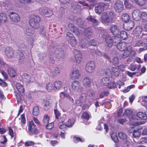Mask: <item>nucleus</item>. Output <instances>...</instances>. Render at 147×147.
I'll use <instances>...</instances> for the list:
<instances>
[{
	"label": "nucleus",
	"instance_id": "nucleus-10",
	"mask_svg": "<svg viewBox=\"0 0 147 147\" xmlns=\"http://www.w3.org/2000/svg\"><path fill=\"white\" fill-rule=\"evenodd\" d=\"M143 41L144 42L140 40H136L134 42L133 46L134 47L144 46L147 47V38H144Z\"/></svg>",
	"mask_w": 147,
	"mask_h": 147
},
{
	"label": "nucleus",
	"instance_id": "nucleus-32",
	"mask_svg": "<svg viewBox=\"0 0 147 147\" xmlns=\"http://www.w3.org/2000/svg\"><path fill=\"white\" fill-rule=\"evenodd\" d=\"M7 71L8 74L11 77H14L16 75L15 71L13 69L9 68L8 69Z\"/></svg>",
	"mask_w": 147,
	"mask_h": 147
},
{
	"label": "nucleus",
	"instance_id": "nucleus-12",
	"mask_svg": "<svg viewBox=\"0 0 147 147\" xmlns=\"http://www.w3.org/2000/svg\"><path fill=\"white\" fill-rule=\"evenodd\" d=\"M133 19L136 21H139L141 19L140 11L138 9H135L132 12Z\"/></svg>",
	"mask_w": 147,
	"mask_h": 147
},
{
	"label": "nucleus",
	"instance_id": "nucleus-35",
	"mask_svg": "<svg viewBox=\"0 0 147 147\" xmlns=\"http://www.w3.org/2000/svg\"><path fill=\"white\" fill-rule=\"evenodd\" d=\"M112 71L114 75L116 77H118L120 74V71L118 68L116 67H113L112 68Z\"/></svg>",
	"mask_w": 147,
	"mask_h": 147
},
{
	"label": "nucleus",
	"instance_id": "nucleus-31",
	"mask_svg": "<svg viewBox=\"0 0 147 147\" xmlns=\"http://www.w3.org/2000/svg\"><path fill=\"white\" fill-rule=\"evenodd\" d=\"M88 41L87 40L83 39L81 40L80 42V44L82 48H86L87 47L88 45Z\"/></svg>",
	"mask_w": 147,
	"mask_h": 147
},
{
	"label": "nucleus",
	"instance_id": "nucleus-30",
	"mask_svg": "<svg viewBox=\"0 0 147 147\" xmlns=\"http://www.w3.org/2000/svg\"><path fill=\"white\" fill-rule=\"evenodd\" d=\"M87 19L88 20L90 21L92 23L93 26L98 25V22L94 18V17L90 16L87 18Z\"/></svg>",
	"mask_w": 147,
	"mask_h": 147
},
{
	"label": "nucleus",
	"instance_id": "nucleus-4",
	"mask_svg": "<svg viewBox=\"0 0 147 147\" xmlns=\"http://www.w3.org/2000/svg\"><path fill=\"white\" fill-rule=\"evenodd\" d=\"M39 13L42 16H45L47 17L51 16L53 14L52 10L48 9L45 7H41L38 9Z\"/></svg>",
	"mask_w": 147,
	"mask_h": 147
},
{
	"label": "nucleus",
	"instance_id": "nucleus-14",
	"mask_svg": "<svg viewBox=\"0 0 147 147\" xmlns=\"http://www.w3.org/2000/svg\"><path fill=\"white\" fill-rule=\"evenodd\" d=\"M86 98L87 95L85 93L82 94L77 100L76 104L78 106H81L82 103L86 101Z\"/></svg>",
	"mask_w": 147,
	"mask_h": 147
},
{
	"label": "nucleus",
	"instance_id": "nucleus-56",
	"mask_svg": "<svg viewBox=\"0 0 147 147\" xmlns=\"http://www.w3.org/2000/svg\"><path fill=\"white\" fill-rule=\"evenodd\" d=\"M124 3L125 7L127 8L131 9L133 7L130 3L127 1H125Z\"/></svg>",
	"mask_w": 147,
	"mask_h": 147
},
{
	"label": "nucleus",
	"instance_id": "nucleus-13",
	"mask_svg": "<svg viewBox=\"0 0 147 147\" xmlns=\"http://www.w3.org/2000/svg\"><path fill=\"white\" fill-rule=\"evenodd\" d=\"M74 52L76 62L78 63H80L82 59V55L80 52L76 49L74 50Z\"/></svg>",
	"mask_w": 147,
	"mask_h": 147
},
{
	"label": "nucleus",
	"instance_id": "nucleus-6",
	"mask_svg": "<svg viewBox=\"0 0 147 147\" xmlns=\"http://www.w3.org/2000/svg\"><path fill=\"white\" fill-rule=\"evenodd\" d=\"M76 67H73V69L71 74V77L73 79H78L81 75L80 70Z\"/></svg>",
	"mask_w": 147,
	"mask_h": 147
},
{
	"label": "nucleus",
	"instance_id": "nucleus-21",
	"mask_svg": "<svg viewBox=\"0 0 147 147\" xmlns=\"http://www.w3.org/2000/svg\"><path fill=\"white\" fill-rule=\"evenodd\" d=\"M91 83V80L88 78L85 77L83 79V84L86 88L90 87Z\"/></svg>",
	"mask_w": 147,
	"mask_h": 147
},
{
	"label": "nucleus",
	"instance_id": "nucleus-22",
	"mask_svg": "<svg viewBox=\"0 0 147 147\" xmlns=\"http://www.w3.org/2000/svg\"><path fill=\"white\" fill-rule=\"evenodd\" d=\"M5 54L9 57H12L13 55V51L12 49L10 47H6L5 50Z\"/></svg>",
	"mask_w": 147,
	"mask_h": 147
},
{
	"label": "nucleus",
	"instance_id": "nucleus-29",
	"mask_svg": "<svg viewBox=\"0 0 147 147\" xmlns=\"http://www.w3.org/2000/svg\"><path fill=\"white\" fill-rule=\"evenodd\" d=\"M54 90H59L61 87L62 83L60 81H56L54 83Z\"/></svg>",
	"mask_w": 147,
	"mask_h": 147
},
{
	"label": "nucleus",
	"instance_id": "nucleus-51",
	"mask_svg": "<svg viewBox=\"0 0 147 147\" xmlns=\"http://www.w3.org/2000/svg\"><path fill=\"white\" fill-rule=\"evenodd\" d=\"M16 57L19 60L23 59L24 58L23 54L19 51L17 53Z\"/></svg>",
	"mask_w": 147,
	"mask_h": 147
},
{
	"label": "nucleus",
	"instance_id": "nucleus-50",
	"mask_svg": "<svg viewBox=\"0 0 147 147\" xmlns=\"http://www.w3.org/2000/svg\"><path fill=\"white\" fill-rule=\"evenodd\" d=\"M134 2L138 5L142 6L145 3L144 0H134Z\"/></svg>",
	"mask_w": 147,
	"mask_h": 147
},
{
	"label": "nucleus",
	"instance_id": "nucleus-9",
	"mask_svg": "<svg viewBox=\"0 0 147 147\" xmlns=\"http://www.w3.org/2000/svg\"><path fill=\"white\" fill-rule=\"evenodd\" d=\"M9 16L11 20L15 23H17L19 22L20 20V16L16 13L11 12L9 14Z\"/></svg>",
	"mask_w": 147,
	"mask_h": 147
},
{
	"label": "nucleus",
	"instance_id": "nucleus-3",
	"mask_svg": "<svg viewBox=\"0 0 147 147\" xmlns=\"http://www.w3.org/2000/svg\"><path fill=\"white\" fill-rule=\"evenodd\" d=\"M101 85L107 86L110 89H113L116 87V84L114 82L112 81L109 78H104L100 81Z\"/></svg>",
	"mask_w": 147,
	"mask_h": 147
},
{
	"label": "nucleus",
	"instance_id": "nucleus-20",
	"mask_svg": "<svg viewBox=\"0 0 147 147\" xmlns=\"http://www.w3.org/2000/svg\"><path fill=\"white\" fill-rule=\"evenodd\" d=\"M118 49L120 51H123L127 48V44L125 42H120L116 46Z\"/></svg>",
	"mask_w": 147,
	"mask_h": 147
},
{
	"label": "nucleus",
	"instance_id": "nucleus-49",
	"mask_svg": "<svg viewBox=\"0 0 147 147\" xmlns=\"http://www.w3.org/2000/svg\"><path fill=\"white\" fill-rule=\"evenodd\" d=\"M39 31L40 34L43 37L45 36L46 32L44 30V28L42 26L39 28Z\"/></svg>",
	"mask_w": 147,
	"mask_h": 147
},
{
	"label": "nucleus",
	"instance_id": "nucleus-26",
	"mask_svg": "<svg viewBox=\"0 0 147 147\" xmlns=\"http://www.w3.org/2000/svg\"><path fill=\"white\" fill-rule=\"evenodd\" d=\"M143 30L142 27L139 26H136V28L134 30V34L136 36L139 35L141 34Z\"/></svg>",
	"mask_w": 147,
	"mask_h": 147
},
{
	"label": "nucleus",
	"instance_id": "nucleus-15",
	"mask_svg": "<svg viewBox=\"0 0 147 147\" xmlns=\"http://www.w3.org/2000/svg\"><path fill=\"white\" fill-rule=\"evenodd\" d=\"M105 6V4L104 3H100L98 6L95 8V12L99 14L101 13L103 11L104 7Z\"/></svg>",
	"mask_w": 147,
	"mask_h": 147
},
{
	"label": "nucleus",
	"instance_id": "nucleus-41",
	"mask_svg": "<svg viewBox=\"0 0 147 147\" xmlns=\"http://www.w3.org/2000/svg\"><path fill=\"white\" fill-rule=\"evenodd\" d=\"M75 122V120L74 119H69L67 121L66 125L67 126L70 127L72 126Z\"/></svg>",
	"mask_w": 147,
	"mask_h": 147
},
{
	"label": "nucleus",
	"instance_id": "nucleus-54",
	"mask_svg": "<svg viewBox=\"0 0 147 147\" xmlns=\"http://www.w3.org/2000/svg\"><path fill=\"white\" fill-rule=\"evenodd\" d=\"M61 72V70L60 68L58 67H56L53 71L52 73L54 76H57Z\"/></svg>",
	"mask_w": 147,
	"mask_h": 147
},
{
	"label": "nucleus",
	"instance_id": "nucleus-46",
	"mask_svg": "<svg viewBox=\"0 0 147 147\" xmlns=\"http://www.w3.org/2000/svg\"><path fill=\"white\" fill-rule=\"evenodd\" d=\"M118 135L119 138L121 139L126 140L127 139V135L123 132H119L118 134Z\"/></svg>",
	"mask_w": 147,
	"mask_h": 147
},
{
	"label": "nucleus",
	"instance_id": "nucleus-53",
	"mask_svg": "<svg viewBox=\"0 0 147 147\" xmlns=\"http://www.w3.org/2000/svg\"><path fill=\"white\" fill-rule=\"evenodd\" d=\"M113 43L114 44V45H117L119 43L121 42L119 38L117 36L115 37L113 39Z\"/></svg>",
	"mask_w": 147,
	"mask_h": 147
},
{
	"label": "nucleus",
	"instance_id": "nucleus-37",
	"mask_svg": "<svg viewBox=\"0 0 147 147\" xmlns=\"http://www.w3.org/2000/svg\"><path fill=\"white\" fill-rule=\"evenodd\" d=\"M7 19L6 15L3 13H0V22L5 23Z\"/></svg>",
	"mask_w": 147,
	"mask_h": 147
},
{
	"label": "nucleus",
	"instance_id": "nucleus-58",
	"mask_svg": "<svg viewBox=\"0 0 147 147\" xmlns=\"http://www.w3.org/2000/svg\"><path fill=\"white\" fill-rule=\"evenodd\" d=\"M66 116L65 114L63 115L61 117H60L57 121L59 123H63L66 118Z\"/></svg>",
	"mask_w": 147,
	"mask_h": 147
},
{
	"label": "nucleus",
	"instance_id": "nucleus-7",
	"mask_svg": "<svg viewBox=\"0 0 147 147\" xmlns=\"http://www.w3.org/2000/svg\"><path fill=\"white\" fill-rule=\"evenodd\" d=\"M123 5L122 1L120 0H117L114 4V8L116 11L121 12L123 9Z\"/></svg>",
	"mask_w": 147,
	"mask_h": 147
},
{
	"label": "nucleus",
	"instance_id": "nucleus-45",
	"mask_svg": "<svg viewBox=\"0 0 147 147\" xmlns=\"http://www.w3.org/2000/svg\"><path fill=\"white\" fill-rule=\"evenodd\" d=\"M140 67V65H132L130 67V69L132 71H134L136 69L138 70Z\"/></svg>",
	"mask_w": 147,
	"mask_h": 147
},
{
	"label": "nucleus",
	"instance_id": "nucleus-2",
	"mask_svg": "<svg viewBox=\"0 0 147 147\" xmlns=\"http://www.w3.org/2000/svg\"><path fill=\"white\" fill-rule=\"evenodd\" d=\"M40 21V18L37 16H33L29 21L30 25L35 29L38 28L39 27V23Z\"/></svg>",
	"mask_w": 147,
	"mask_h": 147
},
{
	"label": "nucleus",
	"instance_id": "nucleus-63",
	"mask_svg": "<svg viewBox=\"0 0 147 147\" xmlns=\"http://www.w3.org/2000/svg\"><path fill=\"white\" fill-rule=\"evenodd\" d=\"M21 122L22 123L24 124L26 123V121L25 116L24 114L22 115L21 116Z\"/></svg>",
	"mask_w": 147,
	"mask_h": 147
},
{
	"label": "nucleus",
	"instance_id": "nucleus-17",
	"mask_svg": "<svg viewBox=\"0 0 147 147\" xmlns=\"http://www.w3.org/2000/svg\"><path fill=\"white\" fill-rule=\"evenodd\" d=\"M71 87L74 90L78 91L80 88V83L77 81H74L72 83Z\"/></svg>",
	"mask_w": 147,
	"mask_h": 147
},
{
	"label": "nucleus",
	"instance_id": "nucleus-8",
	"mask_svg": "<svg viewBox=\"0 0 147 147\" xmlns=\"http://www.w3.org/2000/svg\"><path fill=\"white\" fill-rule=\"evenodd\" d=\"M95 67V63L93 61L88 62L85 66L86 71L88 73H91L93 72Z\"/></svg>",
	"mask_w": 147,
	"mask_h": 147
},
{
	"label": "nucleus",
	"instance_id": "nucleus-16",
	"mask_svg": "<svg viewBox=\"0 0 147 147\" xmlns=\"http://www.w3.org/2000/svg\"><path fill=\"white\" fill-rule=\"evenodd\" d=\"M106 44L109 47H111L113 43V39L109 35H107L105 38Z\"/></svg>",
	"mask_w": 147,
	"mask_h": 147
},
{
	"label": "nucleus",
	"instance_id": "nucleus-1",
	"mask_svg": "<svg viewBox=\"0 0 147 147\" xmlns=\"http://www.w3.org/2000/svg\"><path fill=\"white\" fill-rule=\"evenodd\" d=\"M115 15L114 13L109 12L108 14L106 12L103 13L102 15L101 21L102 23L107 24L111 22Z\"/></svg>",
	"mask_w": 147,
	"mask_h": 147
},
{
	"label": "nucleus",
	"instance_id": "nucleus-25",
	"mask_svg": "<svg viewBox=\"0 0 147 147\" xmlns=\"http://www.w3.org/2000/svg\"><path fill=\"white\" fill-rule=\"evenodd\" d=\"M111 30V32L114 34H118L119 33V29L117 26L115 25L112 24L110 27Z\"/></svg>",
	"mask_w": 147,
	"mask_h": 147
},
{
	"label": "nucleus",
	"instance_id": "nucleus-23",
	"mask_svg": "<svg viewBox=\"0 0 147 147\" xmlns=\"http://www.w3.org/2000/svg\"><path fill=\"white\" fill-rule=\"evenodd\" d=\"M16 88L20 94L22 96L24 95V90L22 85L20 83H17L16 84Z\"/></svg>",
	"mask_w": 147,
	"mask_h": 147
},
{
	"label": "nucleus",
	"instance_id": "nucleus-64",
	"mask_svg": "<svg viewBox=\"0 0 147 147\" xmlns=\"http://www.w3.org/2000/svg\"><path fill=\"white\" fill-rule=\"evenodd\" d=\"M59 128L62 130H64L66 128V127L67 126L66 125L63 124H60V123H59Z\"/></svg>",
	"mask_w": 147,
	"mask_h": 147
},
{
	"label": "nucleus",
	"instance_id": "nucleus-55",
	"mask_svg": "<svg viewBox=\"0 0 147 147\" xmlns=\"http://www.w3.org/2000/svg\"><path fill=\"white\" fill-rule=\"evenodd\" d=\"M90 117L88 113L86 112H84L82 115V117L83 118L87 120H89Z\"/></svg>",
	"mask_w": 147,
	"mask_h": 147
},
{
	"label": "nucleus",
	"instance_id": "nucleus-38",
	"mask_svg": "<svg viewBox=\"0 0 147 147\" xmlns=\"http://www.w3.org/2000/svg\"><path fill=\"white\" fill-rule=\"evenodd\" d=\"M60 96L61 98L64 99H70V97L69 94H66L65 92H61L60 94Z\"/></svg>",
	"mask_w": 147,
	"mask_h": 147
},
{
	"label": "nucleus",
	"instance_id": "nucleus-27",
	"mask_svg": "<svg viewBox=\"0 0 147 147\" xmlns=\"http://www.w3.org/2000/svg\"><path fill=\"white\" fill-rule=\"evenodd\" d=\"M134 22L132 20H130L129 21L126 22L125 24V27H127V29L128 30H131L134 26Z\"/></svg>",
	"mask_w": 147,
	"mask_h": 147
},
{
	"label": "nucleus",
	"instance_id": "nucleus-48",
	"mask_svg": "<svg viewBox=\"0 0 147 147\" xmlns=\"http://www.w3.org/2000/svg\"><path fill=\"white\" fill-rule=\"evenodd\" d=\"M53 85L51 83H48L47 84L46 88L47 90L49 91H51L53 89Z\"/></svg>",
	"mask_w": 147,
	"mask_h": 147
},
{
	"label": "nucleus",
	"instance_id": "nucleus-43",
	"mask_svg": "<svg viewBox=\"0 0 147 147\" xmlns=\"http://www.w3.org/2000/svg\"><path fill=\"white\" fill-rule=\"evenodd\" d=\"M111 138L112 140L115 142H117L118 141L117 135L116 133H113L111 135Z\"/></svg>",
	"mask_w": 147,
	"mask_h": 147
},
{
	"label": "nucleus",
	"instance_id": "nucleus-5",
	"mask_svg": "<svg viewBox=\"0 0 147 147\" xmlns=\"http://www.w3.org/2000/svg\"><path fill=\"white\" fill-rule=\"evenodd\" d=\"M66 38L69 43L72 47H74L76 44V39L73 35L69 32L66 33Z\"/></svg>",
	"mask_w": 147,
	"mask_h": 147
},
{
	"label": "nucleus",
	"instance_id": "nucleus-62",
	"mask_svg": "<svg viewBox=\"0 0 147 147\" xmlns=\"http://www.w3.org/2000/svg\"><path fill=\"white\" fill-rule=\"evenodd\" d=\"M112 63L114 65L117 64L119 63V59L117 57H114L112 60Z\"/></svg>",
	"mask_w": 147,
	"mask_h": 147
},
{
	"label": "nucleus",
	"instance_id": "nucleus-11",
	"mask_svg": "<svg viewBox=\"0 0 147 147\" xmlns=\"http://www.w3.org/2000/svg\"><path fill=\"white\" fill-rule=\"evenodd\" d=\"M36 127V126L32 121H29L28 125V130L29 132L34 134L37 133L38 131Z\"/></svg>",
	"mask_w": 147,
	"mask_h": 147
},
{
	"label": "nucleus",
	"instance_id": "nucleus-57",
	"mask_svg": "<svg viewBox=\"0 0 147 147\" xmlns=\"http://www.w3.org/2000/svg\"><path fill=\"white\" fill-rule=\"evenodd\" d=\"M133 135L134 138L138 137L140 135V132L138 130L134 131L133 134Z\"/></svg>",
	"mask_w": 147,
	"mask_h": 147
},
{
	"label": "nucleus",
	"instance_id": "nucleus-60",
	"mask_svg": "<svg viewBox=\"0 0 147 147\" xmlns=\"http://www.w3.org/2000/svg\"><path fill=\"white\" fill-rule=\"evenodd\" d=\"M35 144V143L32 141H27L25 142V144L26 146H31L34 145Z\"/></svg>",
	"mask_w": 147,
	"mask_h": 147
},
{
	"label": "nucleus",
	"instance_id": "nucleus-61",
	"mask_svg": "<svg viewBox=\"0 0 147 147\" xmlns=\"http://www.w3.org/2000/svg\"><path fill=\"white\" fill-rule=\"evenodd\" d=\"M74 141L76 143H77L79 141H80L81 142H83L84 141V139H82L79 137H74Z\"/></svg>",
	"mask_w": 147,
	"mask_h": 147
},
{
	"label": "nucleus",
	"instance_id": "nucleus-44",
	"mask_svg": "<svg viewBox=\"0 0 147 147\" xmlns=\"http://www.w3.org/2000/svg\"><path fill=\"white\" fill-rule=\"evenodd\" d=\"M54 111L55 116L56 120H57L60 117L61 113L57 109H54Z\"/></svg>",
	"mask_w": 147,
	"mask_h": 147
},
{
	"label": "nucleus",
	"instance_id": "nucleus-18",
	"mask_svg": "<svg viewBox=\"0 0 147 147\" xmlns=\"http://www.w3.org/2000/svg\"><path fill=\"white\" fill-rule=\"evenodd\" d=\"M124 51V52L122 55L121 57L123 58H125L129 56L132 51L131 47L129 46Z\"/></svg>",
	"mask_w": 147,
	"mask_h": 147
},
{
	"label": "nucleus",
	"instance_id": "nucleus-19",
	"mask_svg": "<svg viewBox=\"0 0 147 147\" xmlns=\"http://www.w3.org/2000/svg\"><path fill=\"white\" fill-rule=\"evenodd\" d=\"M22 80L23 82L27 83L32 82L30 76L26 73H24L22 75Z\"/></svg>",
	"mask_w": 147,
	"mask_h": 147
},
{
	"label": "nucleus",
	"instance_id": "nucleus-34",
	"mask_svg": "<svg viewBox=\"0 0 147 147\" xmlns=\"http://www.w3.org/2000/svg\"><path fill=\"white\" fill-rule=\"evenodd\" d=\"M26 33L28 36H32L34 33V31L32 28H30L26 29Z\"/></svg>",
	"mask_w": 147,
	"mask_h": 147
},
{
	"label": "nucleus",
	"instance_id": "nucleus-28",
	"mask_svg": "<svg viewBox=\"0 0 147 147\" xmlns=\"http://www.w3.org/2000/svg\"><path fill=\"white\" fill-rule=\"evenodd\" d=\"M43 104L44 105V109L46 111H47L51 107L49 101L47 100H43Z\"/></svg>",
	"mask_w": 147,
	"mask_h": 147
},
{
	"label": "nucleus",
	"instance_id": "nucleus-36",
	"mask_svg": "<svg viewBox=\"0 0 147 147\" xmlns=\"http://www.w3.org/2000/svg\"><path fill=\"white\" fill-rule=\"evenodd\" d=\"M92 31L89 28L85 29L84 30V34L85 36L87 37H89L92 34Z\"/></svg>",
	"mask_w": 147,
	"mask_h": 147
},
{
	"label": "nucleus",
	"instance_id": "nucleus-33",
	"mask_svg": "<svg viewBox=\"0 0 147 147\" xmlns=\"http://www.w3.org/2000/svg\"><path fill=\"white\" fill-rule=\"evenodd\" d=\"M143 113L142 112H139L137 113V116L139 118L143 120H146L147 119V116L146 114Z\"/></svg>",
	"mask_w": 147,
	"mask_h": 147
},
{
	"label": "nucleus",
	"instance_id": "nucleus-42",
	"mask_svg": "<svg viewBox=\"0 0 147 147\" xmlns=\"http://www.w3.org/2000/svg\"><path fill=\"white\" fill-rule=\"evenodd\" d=\"M39 112V109L38 107L35 106L34 107L32 111V114L35 116H37Z\"/></svg>",
	"mask_w": 147,
	"mask_h": 147
},
{
	"label": "nucleus",
	"instance_id": "nucleus-24",
	"mask_svg": "<svg viewBox=\"0 0 147 147\" xmlns=\"http://www.w3.org/2000/svg\"><path fill=\"white\" fill-rule=\"evenodd\" d=\"M68 27L76 35H78L80 34L79 31L73 24H69L68 25Z\"/></svg>",
	"mask_w": 147,
	"mask_h": 147
},
{
	"label": "nucleus",
	"instance_id": "nucleus-39",
	"mask_svg": "<svg viewBox=\"0 0 147 147\" xmlns=\"http://www.w3.org/2000/svg\"><path fill=\"white\" fill-rule=\"evenodd\" d=\"M119 36L120 38L123 40L126 39L127 37V33L124 31H121L120 32Z\"/></svg>",
	"mask_w": 147,
	"mask_h": 147
},
{
	"label": "nucleus",
	"instance_id": "nucleus-40",
	"mask_svg": "<svg viewBox=\"0 0 147 147\" xmlns=\"http://www.w3.org/2000/svg\"><path fill=\"white\" fill-rule=\"evenodd\" d=\"M121 18L123 21L126 22H128L130 18L129 15L126 13L123 14L121 16Z\"/></svg>",
	"mask_w": 147,
	"mask_h": 147
},
{
	"label": "nucleus",
	"instance_id": "nucleus-52",
	"mask_svg": "<svg viewBox=\"0 0 147 147\" xmlns=\"http://www.w3.org/2000/svg\"><path fill=\"white\" fill-rule=\"evenodd\" d=\"M140 16L145 21H147V13L146 12H140Z\"/></svg>",
	"mask_w": 147,
	"mask_h": 147
},
{
	"label": "nucleus",
	"instance_id": "nucleus-47",
	"mask_svg": "<svg viewBox=\"0 0 147 147\" xmlns=\"http://www.w3.org/2000/svg\"><path fill=\"white\" fill-rule=\"evenodd\" d=\"M49 120V116L47 115H45L43 117V123L45 124H47Z\"/></svg>",
	"mask_w": 147,
	"mask_h": 147
},
{
	"label": "nucleus",
	"instance_id": "nucleus-59",
	"mask_svg": "<svg viewBox=\"0 0 147 147\" xmlns=\"http://www.w3.org/2000/svg\"><path fill=\"white\" fill-rule=\"evenodd\" d=\"M132 112V111L130 109H125L123 115L128 116V115H131Z\"/></svg>",
	"mask_w": 147,
	"mask_h": 147
}]
</instances>
